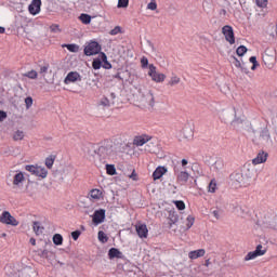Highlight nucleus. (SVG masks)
Returning a JSON list of instances; mask_svg holds the SVG:
<instances>
[{
    "instance_id": "f257e3e1",
    "label": "nucleus",
    "mask_w": 277,
    "mask_h": 277,
    "mask_svg": "<svg viewBox=\"0 0 277 277\" xmlns=\"http://www.w3.org/2000/svg\"><path fill=\"white\" fill-rule=\"evenodd\" d=\"M93 153L97 155L100 163H107L109 159H114V157H116L114 141L105 140L101 142L96 147H94Z\"/></svg>"
},
{
    "instance_id": "f03ea898",
    "label": "nucleus",
    "mask_w": 277,
    "mask_h": 277,
    "mask_svg": "<svg viewBox=\"0 0 277 277\" xmlns=\"http://www.w3.org/2000/svg\"><path fill=\"white\" fill-rule=\"evenodd\" d=\"M233 187H248V182L241 171H236L229 175Z\"/></svg>"
},
{
    "instance_id": "7ed1b4c3",
    "label": "nucleus",
    "mask_w": 277,
    "mask_h": 277,
    "mask_svg": "<svg viewBox=\"0 0 277 277\" xmlns=\"http://www.w3.org/2000/svg\"><path fill=\"white\" fill-rule=\"evenodd\" d=\"M254 144H272V135L269 134V129L264 128L260 131L259 136H254Z\"/></svg>"
},
{
    "instance_id": "20e7f679",
    "label": "nucleus",
    "mask_w": 277,
    "mask_h": 277,
    "mask_svg": "<svg viewBox=\"0 0 277 277\" xmlns=\"http://www.w3.org/2000/svg\"><path fill=\"white\" fill-rule=\"evenodd\" d=\"M264 254H267V248L263 247V245H258L254 251H250L245 256V261H254V259L264 256Z\"/></svg>"
},
{
    "instance_id": "39448f33",
    "label": "nucleus",
    "mask_w": 277,
    "mask_h": 277,
    "mask_svg": "<svg viewBox=\"0 0 277 277\" xmlns=\"http://www.w3.org/2000/svg\"><path fill=\"white\" fill-rule=\"evenodd\" d=\"M25 170L27 172H30V174H34L35 176H40V179H47V174H49V171L42 167H36L34 164H27L25 167Z\"/></svg>"
},
{
    "instance_id": "423d86ee",
    "label": "nucleus",
    "mask_w": 277,
    "mask_h": 277,
    "mask_svg": "<svg viewBox=\"0 0 277 277\" xmlns=\"http://www.w3.org/2000/svg\"><path fill=\"white\" fill-rule=\"evenodd\" d=\"M141 103L143 105H148L149 107H155V94L150 90H144L141 92Z\"/></svg>"
},
{
    "instance_id": "0eeeda50",
    "label": "nucleus",
    "mask_w": 277,
    "mask_h": 277,
    "mask_svg": "<svg viewBox=\"0 0 277 277\" xmlns=\"http://www.w3.org/2000/svg\"><path fill=\"white\" fill-rule=\"evenodd\" d=\"M102 47L96 41H91L88 43V45L84 48V55L88 57L92 55H98L101 53Z\"/></svg>"
},
{
    "instance_id": "6e6552de",
    "label": "nucleus",
    "mask_w": 277,
    "mask_h": 277,
    "mask_svg": "<svg viewBox=\"0 0 277 277\" xmlns=\"http://www.w3.org/2000/svg\"><path fill=\"white\" fill-rule=\"evenodd\" d=\"M0 223L6 224L9 226H18V221L12 216V214L9 211L2 212L0 215Z\"/></svg>"
},
{
    "instance_id": "1a4fd4ad",
    "label": "nucleus",
    "mask_w": 277,
    "mask_h": 277,
    "mask_svg": "<svg viewBox=\"0 0 277 277\" xmlns=\"http://www.w3.org/2000/svg\"><path fill=\"white\" fill-rule=\"evenodd\" d=\"M148 75L156 83H162V81H166V75L158 72L157 67H155L153 64L149 65Z\"/></svg>"
},
{
    "instance_id": "9d476101",
    "label": "nucleus",
    "mask_w": 277,
    "mask_h": 277,
    "mask_svg": "<svg viewBox=\"0 0 277 277\" xmlns=\"http://www.w3.org/2000/svg\"><path fill=\"white\" fill-rule=\"evenodd\" d=\"M242 176H245V180L247 181V185H250L252 183V179H254V174H256V170H254V167L247 164L241 169Z\"/></svg>"
},
{
    "instance_id": "9b49d317",
    "label": "nucleus",
    "mask_w": 277,
    "mask_h": 277,
    "mask_svg": "<svg viewBox=\"0 0 277 277\" xmlns=\"http://www.w3.org/2000/svg\"><path fill=\"white\" fill-rule=\"evenodd\" d=\"M222 34L225 37L226 42H228L229 44H235V30H233V26H223Z\"/></svg>"
},
{
    "instance_id": "f8f14e48",
    "label": "nucleus",
    "mask_w": 277,
    "mask_h": 277,
    "mask_svg": "<svg viewBox=\"0 0 277 277\" xmlns=\"http://www.w3.org/2000/svg\"><path fill=\"white\" fill-rule=\"evenodd\" d=\"M105 222V209L95 210L93 213V224L98 226V224H103Z\"/></svg>"
},
{
    "instance_id": "ddd939ff",
    "label": "nucleus",
    "mask_w": 277,
    "mask_h": 277,
    "mask_svg": "<svg viewBox=\"0 0 277 277\" xmlns=\"http://www.w3.org/2000/svg\"><path fill=\"white\" fill-rule=\"evenodd\" d=\"M42 6V0H32L28 5V12L36 16V14H40V8Z\"/></svg>"
},
{
    "instance_id": "4468645a",
    "label": "nucleus",
    "mask_w": 277,
    "mask_h": 277,
    "mask_svg": "<svg viewBox=\"0 0 277 277\" xmlns=\"http://www.w3.org/2000/svg\"><path fill=\"white\" fill-rule=\"evenodd\" d=\"M76 81H81V75L77 71L68 72L64 79L65 85H68V83H76Z\"/></svg>"
},
{
    "instance_id": "2eb2a0df",
    "label": "nucleus",
    "mask_w": 277,
    "mask_h": 277,
    "mask_svg": "<svg viewBox=\"0 0 277 277\" xmlns=\"http://www.w3.org/2000/svg\"><path fill=\"white\" fill-rule=\"evenodd\" d=\"M150 140H153V136H149L147 134H142L134 138V144H135V146H144V144H148V142H150Z\"/></svg>"
},
{
    "instance_id": "dca6fc26",
    "label": "nucleus",
    "mask_w": 277,
    "mask_h": 277,
    "mask_svg": "<svg viewBox=\"0 0 277 277\" xmlns=\"http://www.w3.org/2000/svg\"><path fill=\"white\" fill-rule=\"evenodd\" d=\"M267 153L261 151L258 156L252 160L253 166H259L260 163H265L267 161Z\"/></svg>"
},
{
    "instance_id": "f3484780",
    "label": "nucleus",
    "mask_w": 277,
    "mask_h": 277,
    "mask_svg": "<svg viewBox=\"0 0 277 277\" xmlns=\"http://www.w3.org/2000/svg\"><path fill=\"white\" fill-rule=\"evenodd\" d=\"M136 233H137L138 237H141V239L147 238L148 237V227L146 226V224L136 225Z\"/></svg>"
},
{
    "instance_id": "a211bd4d",
    "label": "nucleus",
    "mask_w": 277,
    "mask_h": 277,
    "mask_svg": "<svg viewBox=\"0 0 277 277\" xmlns=\"http://www.w3.org/2000/svg\"><path fill=\"white\" fill-rule=\"evenodd\" d=\"M166 172H168V169L166 167L156 168V170L153 173L154 181H159V179H161V176H163Z\"/></svg>"
},
{
    "instance_id": "6ab92c4d",
    "label": "nucleus",
    "mask_w": 277,
    "mask_h": 277,
    "mask_svg": "<svg viewBox=\"0 0 277 277\" xmlns=\"http://www.w3.org/2000/svg\"><path fill=\"white\" fill-rule=\"evenodd\" d=\"M168 220H169V228H172V225L179 222V213H176V211H170Z\"/></svg>"
},
{
    "instance_id": "aec40b11",
    "label": "nucleus",
    "mask_w": 277,
    "mask_h": 277,
    "mask_svg": "<svg viewBox=\"0 0 277 277\" xmlns=\"http://www.w3.org/2000/svg\"><path fill=\"white\" fill-rule=\"evenodd\" d=\"M109 259H122L123 254L117 248H110L108 251Z\"/></svg>"
},
{
    "instance_id": "412c9836",
    "label": "nucleus",
    "mask_w": 277,
    "mask_h": 277,
    "mask_svg": "<svg viewBox=\"0 0 277 277\" xmlns=\"http://www.w3.org/2000/svg\"><path fill=\"white\" fill-rule=\"evenodd\" d=\"M205 254H206L205 249H198V250H195V251H190L188 253V258L192 259V260H196V259H200V256H203Z\"/></svg>"
},
{
    "instance_id": "4be33fe9",
    "label": "nucleus",
    "mask_w": 277,
    "mask_h": 277,
    "mask_svg": "<svg viewBox=\"0 0 277 277\" xmlns=\"http://www.w3.org/2000/svg\"><path fill=\"white\" fill-rule=\"evenodd\" d=\"M21 183H25V174H23V172L16 173L13 177V185H16L18 187Z\"/></svg>"
},
{
    "instance_id": "5701e85b",
    "label": "nucleus",
    "mask_w": 277,
    "mask_h": 277,
    "mask_svg": "<svg viewBox=\"0 0 277 277\" xmlns=\"http://www.w3.org/2000/svg\"><path fill=\"white\" fill-rule=\"evenodd\" d=\"M212 168L215 172H222V170H224V159L217 158Z\"/></svg>"
},
{
    "instance_id": "b1692460",
    "label": "nucleus",
    "mask_w": 277,
    "mask_h": 277,
    "mask_svg": "<svg viewBox=\"0 0 277 277\" xmlns=\"http://www.w3.org/2000/svg\"><path fill=\"white\" fill-rule=\"evenodd\" d=\"M100 57L102 60L103 68L109 70L111 68V63L107 62V54H105V52H101Z\"/></svg>"
},
{
    "instance_id": "393cba45",
    "label": "nucleus",
    "mask_w": 277,
    "mask_h": 277,
    "mask_svg": "<svg viewBox=\"0 0 277 277\" xmlns=\"http://www.w3.org/2000/svg\"><path fill=\"white\" fill-rule=\"evenodd\" d=\"M177 181L180 183H187V181H189V173H187V171L177 173Z\"/></svg>"
},
{
    "instance_id": "a878e982",
    "label": "nucleus",
    "mask_w": 277,
    "mask_h": 277,
    "mask_svg": "<svg viewBox=\"0 0 277 277\" xmlns=\"http://www.w3.org/2000/svg\"><path fill=\"white\" fill-rule=\"evenodd\" d=\"M32 230H34V233H36V235H42V233H43V230H44V227H42V226L40 225V222L35 221V222L32 223Z\"/></svg>"
},
{
    "instance_id": "bb28decb",
    "label": "nucleus",
    "mask_w": 277,
    "mask_h": 277,
    "mask_svg": "<svg viewBox=\"0 0 277 277\" xmlns=\"http://www.w3.org/2000/svg\"><path fill=\"white\" fill-rule=\"evenodd\" d=\"M52 241L54 246H62L64 243V237L61 234H55Z\"/></svg>"
},
{
    "instance_id": "cd10ccee",
    "label": "nucleus",
    "mask_w": 277,
    "mask_h": 277,
    "mask_svg": "<svg viewBox=\"0 0 277 277\" xmlns=\"http://www.w3.org/2000/svg\"><path fill=\"white\" fill-rule=\"evenodd\" d=\"M79 18L83 25H90V23H92V16L89 14L82 13L80 14Z\"/></svg>"
},
{
    "instance_id": "c85d7f7f",
    "label": "nucleus",
    "mask_w": 277,
    "mask_h": 277,
    "mask_svg": "<svg viewBox=\"0 0 277 277\" xmlns=\"http://www.w3.org/2000/svg\"><path fill=\"white\" fill-rule=\"evenodd\" d=\"M25 138V132L17 130L13 133V140L14 142H21Z\"/></svg>"
},
{
    "instance_id": "c756f323",
    "label": "nucleus",
    "mask_w": 277,
    "mask_h": 277,
    "mask_svg": "<svg viewBox=\"0 0 277 277\" xmlns=\"http://www.w3.org/2000/svg\"><path fill=\"white\" fill-rule=\"evenodd\" d=\"M232 64H234L236 68H240L242 72H248V69L241 66V61L237 60V57L232 56Z\"/></svg>"
},
{
    "instance_id": "7c9ffc66",
    "label": "nucleus",
    "mask_w": 277,
    "mask_h": 277,
    "mask_svg": "<svg viewBox=\"0 0 277 277\" xmlns=\"http://www.w3.org/2000/svg\"><path fill=\"white\" fill-rule=\"evenodd\" d=\"M98 105H101L102 107H111V105H114V102L109 101V98L104 96L100 100Z\"/></svg>"
},
{
    "instance_id": "2f4dec72",
    "label": "nucleus",
    "mask_w": 277,
    "mask_h": 277,
    "mask_svg": "<svg viewBox=\"0 0 277 277\" xmlns=\"http://www.w3.org/2000/svg\"><path fill=\"white\" fill-rule=\"evenodd\" d=\"M101 66H103V60L101 58V55H98V57L92 62V67L94 70H100Z\"/></svg>"
},
{
    "instance_id": "473e14b6",
    "label": "nucleus",
    "mask_w": 277,
    "mask_h": 277,
    "mask_svg": "<svg viewBox=\"0 0 277 277\" xmlns=\"http://www.w3.org/2000/svg\"><path fill=\"white\" fill-rule=\"evenodd\" d=\"M31 274H34V271H31V268H23L18 272V277H31Z\"/></svg>"
},
{
    "instance_id": "72a5a7b5",
    "label": "nucleus",
    "mask_w": 277,
    "mask_h": 277,
    "mask_svg": "<svg viewBox=\"0 0 277 277\" xmlns=\"http://www.w3.org/2000/svg\"><path fill=\"white\" fill-rule=\"evenodd\" d=\"M236 53L238 57H243V55L248 53V48H246V45H239L236 50Z\"/></svg>"
},
{
    "instance_id": "f704fd0d",
    "label": "nucleus",
    "mask_w": 277,
    "mask_h": 277,
    "mask_svg": "<svg viewBox=\"0 0 277 277\" xmlns=\"http://www.w3.org/2000/svg\"><path fill=\"white\" fill-rule=\"evenodd\" d=\"M65 47L67 48V51H69L70 53H79L78 44L69 43V44H65Z\"/></svg>"
},
{
    "instance_id": "c9c22d12",
    "label": "nucleus",
    "mask_w": 277,
    "mask_h": 277,
    "mask_svg": "<svg viewBox=\"0 0 277 277\" xmlns=\"http://www.w3.org/2000/svg\"><path fill=\"white\" fill-rule=\"evenodd\" d=\"M97 237H98V240L102 243H107V241H109V238L107 237V234H105V232H103V230L98 232Z\"/></svg>"
},
{
    "instance_id": "e433bc0d",
    "label": "nucleus",
    "mask_w": 277,
    "mask_h": 277,
    "mask_svg": "<svg viewBox=\"0 0 277 277\" xmlns=\"http://www.w3.org/2000/svg\"><path fill=\"white\" fill-rule=\"evenodd\" d=\"M39 74L44 77L49 72L50 65L49 63H44L43 65H39Z\"/></svg>"
},
{
    "instance_id": "4c0bfd02",
    "label": "nucleus",
    "mask_w": 277,
    "mask_h": 277,
    "mask_svg": "<svg viewBox=\"0 0 277 277\" xmlns=\"http://www.w3.org/2000/svg\"><path fill=\"white\" fill-rule=\"evenodd\" d=\"M54 163H55V156H49L48 158H45V166L49 170L53 168Z\"/></svg>"
},
{
    "instance_id": "58836bf2",
    "label": "nucleus",
    "mask_w": 277,
    "mask_h": 277,
    "mask_svg": "<svg viewBox=\"0 0 277 277\" xmlns=\"http://www.w3.org/2000/svg\"><path fill=\"white\" fill-rule=\"evenodd\" d=\"M106 173L109 174V176L116 175V166L106 164Z\"/></svg>"
},
{
    "instance_id": "ea45409f",
    "label": "nucleus",
    "mask_w": 277,
    "mask_h": 277,
    "mask_svg": "<svg viewBox=\"0 0 277 277\" xmlns=\"http://www.w3.org/2000/svg\"><path fill=\"white\" fill-rule=\"evenodd\" d=\"M90 196H91V198H93V200H98V198H101V190L100 189H92L90 192Z\"/></svg>"
},
{
    "instance_id": "a19ab883",
    "label": "nucleus",
    "mask_w": 277,
    "mask_h": 277,
    "mask_svg": "<svg viewBox=\"0 0 277 277\" xmlns=\"http://www.w3.org/2000/svg\"><path fill=\"white\" fill-rule=\"evenodd\" d=\"M24 77H27L28 79H38V71L30 70V71L24 74Z\"/></svg>"
},
{
    "instance_id": "79ce46f5",
    "label": "nucleus",
    "mask_w": 277,
    "mask_h": 277,
    "mask_svg": "<svg viewBox=\"0 0 277 277\" xmlns=\"http://www.w3.org/2000/svg\"><path fill=\"white\" fill-rule=\"evenodd\" d=\"M196 221V219H194V216L188 215L186 219V226H187V230H189V228H192V226H194V222Z\"/></svg>"
},
{
    "instance_id": "37998d69",
    "label": "nucleus",
    "mask_w": 277,
    "mask_h": 277,
    "mask_svg": "<svg viewBox=\"0 0 277 277\" xmlns=\"http://www.w3.org/2000/svg\"><path fill=\"white\" fill-rule=\"evenodd\" d=\"M174 205L179 211H185V202L183 200H176Z\"/></svg>"
},
{
    "instance_id": "c03bdc74",
    "label": "nucleus",
    "mask_w": 277,
    "mask_h": 277,
    "mask_svg": "<svg viewBox=\"0 0 277 277\" xmlns=\"http://www.w3.org/2000/svg\"><path fill=\"white\" fill-rule=\"evenodd\" d=\"M249 62L251 64H253L252 67H251V70H256V66H259V62L256 61V56H251L249 58Z\"/></svg>"
},
{
    "instance_id": "a18cd8bd",
    "label": "nucleus",
    "mask_w": 277,
    "mask_h": 277,
    "mask_svg": "<svg viewBox=\"0 0 277 277\" xmlns=\"http://www.w3.org/2000/svg\"><path fill=\"white\" fill-rule=\"evenodd\" d=\"M177 83H181V78L177 76H173L169 81V85H177Z\"/></svg>"
},
{
    "instance_id": "49530a36",
    "label": "nucleus",
    "mask_w": 277,
    "mask_h": 277,
    "mask_svg": "<svg viewBox=\"0 0 277 277\" xmlns=\"http://www.w3.org/2000/svg\"><path fill=\"white\" fill-rule=\"evenodd\" d=\"M25 105H26V109H29L31 105H34V98L31 96L26 97Z\"/></svg>"
},
{
    "instance_id": "de8ad7c7",
    "label": "nucleus",
    "mask_w": 277,
    "mask_h": 277,
    "mask_svg": "<svg viewBox=\"0 0 277 277\" xmlns=\"http://www.w3.org/2000/svg\"><path fill=\"white\" fill-rule=\"evenodd\" d=\"M117 8H129V0H118Z\"/></svg>"
},
{
    "instance_id": "09e8293b",
    "label": "nucleus",
    "mask_w": 277,
    "mask_h": 277,
    "mask_svg": "<svg viewBox=\"0 0 277 277\" xmlns=\"http://www.w3.org/2000/svg\"><path fill=\"white\" fill-rule=\"evenodd\" d=\"M258 8H267V0H255Z\"/></svg>"
},
{
    "instance_id": "8fccbe9b",
    "label": "nucleus",
    "mask_w": 277,
    "mask_h": 277,
    "mask_svg": "<svg viewBox=\"0 0 277 277\" xmlns=\"http://www.w3.org/2000/svg\"><path fill=\"white\" fill-rule=\"evenodd\" d=\"M122 31V28L120 26H116L114 29L110 30V36H118Z\"/></svg>"
},
{
    "instance_id": "3c124183",
    "label": "nucleus",
    "mask_w": 277,
    "mask_h": 277,
    "mask_svg": "<svg viewBox=\"0 0 277 277\" xmlns=\"http://www.w3.org/2000/svg\"><path fill=\"white\" fill-rule=\"evenodd\" d=\"M184 137H186V140H189V137H194V132L192 130L185 129Z\"/></svg>"
},
{
    "instance_id": "603ef678",
    "label": "nucleus",
    "mask_w": 277,
    "mask_h": 277,
    "mask_svg": "<svg viewBox=\"0 0 277 277\" xmlns=\"http://www.w3.org/2000/svg\"><path fill=\"white\" fill-rule=\"evenodd\" d=\"M71 237H72L74 241H77V239H79V237H81V230L72 232Z\"/></svg>"
},
{
    "instance_id": "864d4df0",
    "label": "nucleus",
    "mask_w": 277,
    "mask_h": 277,
    "mask_svg": "<svg viewBox=\"0 0 277 277\" xmlns=\"http://www.w3.org/2000/svg\"><path fill=\"white\" fill-rule=\"evenodd\" d=\"M216 185H217V184H216L214 181H211V182H210V184H209V192H210L211 194H214Z\"/></svg>"
},
{
    "instance_id": "5fc2aeb1",
    "label": "nucleus",
    "mask_w": 277,
    "mask_h": 277,
    "mask_svg": "<svg viewBox=\"0 0 277 277\" xmlns=\"http://www.w3.org/2000/svg\"><path fill=\"white\" fill-rule=\"evenodd\" d=\"M141 65H142V68H148V58L143 56L141 58Z\"/></svg>"
},
{
    "instance_id": "6e6d98bb",
    "label": "nucleus",
    "mask_w": 277,
    "mask_h": 277,
    "mask_svg": "<svg viewBox=\"0 0 277 277\" xmlns=\"http://www.w3.org/2000/svg\"><path fill=\"white\" fill-rule=\"evenodd\" d=\"M50 29H51V31H53V34H57V32L61 31L60 30V25H57V24L51 25Z\"/></svg>"
},
{
    "instance_id": "4d7b16f0",
    "label": "nucleus",
    "mask_w": 277,
    "mask_h": 277,
    "mask_svg": "<svg viewBox=\"0 0 277 277\" xmlns=\"http://www.w3.org/2000/svg\"><path fill=\"white\" fill-rule=\"evenodd\" d=\"M147 9L153 10V11L157 10V2H155V1L149 2L147 4Z\"/></svg>"
},
{
    "instance_id": "13d9d810",
    "label": "nucleus",
    "mask_w": 277,
    "mask_h": 277,
    "mask_svg": "<svg viewBox=\"0 0 277 277\" xmlns=\"http://www.w3.org/2000/svg\"><path fill=\"white\" fill-rule=\"evenodd\" d=\"M39 256H41V259H49V250L45 249V250L41 251Z\"/></svg>"
},
{
    "instance_id": "bf43d9fd",
    "label": "nucleus",
    "mask_w": 277,
    "mask_h": 277,
    "mask_svg": "<svg viewBox=\"0 0 277 277\" xmlns=\"http://www.w3.org/2000/svg\"><path fill=\"white\" fill-rule=\"evenodd\" d=\"M8 118V113L0 110V122H3Z\"/></svg>"
},
{
    "instance_id": "052dcab7",
    "label": "nucleus",
    "mask_w": 277,
    "mask_h": 277,
    "mask_svg": "<svg viewBox=\"0 0 277 277\" xmlns=\"http://www.w3.org/2000/svg\"><path fill=\"white\" fill-rule=\"evenodd\" d=\"M212 215H213V217H215V220H220V217H221L220 210H213Z\"/></svg>"
},
{
    "instance_id": "680f3d73",
    "label": "nucleus",
    "mask_w": 277,
    "mask_h": 277,
    "mask_svg": "<svg viewBox=\"0 0 277 277\" xmlns=\"http://www.w3.org/2000/svg\"><path fill=\"white\" fill-rule=\"evenodd\" d=\"M240 122H242V120L240 118H237V115H235V119L233 120V124H239Z\"/></svg>"
},
{
    "instance_id": "e2e57ef3",
    "label": "nucleus",
    "mask_w": 277,
    "mask_h": 277,
    "mask_svg": "<svg viewBox=\"0 0 277 277\" xmlns=\"http://www.w3.org/2000/svg\"><path fill=\"white\" fill-rule=\"evenodd\" d=\"M188 161L187 159H182V167L185 168V166H187Z\"/></svg>"
},
{
    "instance_id": "0e129e2a",
    "label": "nucleus",
    "mask_w": 277,
    "mask_h": 277,
    "mask_svg": "<svg viewBox=\"0 0 277 277\" xmlns=\"http://www.w3.org/2000/svg\"><path fill=\"white\" fill-rule=\"evenodd\" d=\"M135 176H137V174H135V171H133L132 174L130 175V179H133V181H135Z\"/></svg>"
},
{
    "instance_id": "69168bd1",
    "label": "nucleus",
    "mask_w": 277,
    "mask_h": 277,
    "mask_svg": "<svg viewBox=\"0 0 277 277\" xmlns=\"http://www.w3.org/2000/svg\"><path fill=\"white\" fill-rule=\"evenodd\" d=\"M115 79H119L120 81H122V77L120 76V74H116Z\"/></svg>"
},
{
    "instance_id": "338daca9",
    "label": "nucleus",
    "mask_w": 277,
    "mask_h": 277,
    "mask_svg": "<svg viewBox=\"0 0 277 277\" xmlns=\"http://www.w3.org/2000/svg\"><path fill=\"white\" fill-rule=\"evenodd\" d=\"M30 243H31V246H36V239L35 238H30Z\"/></svg>"
},
{
    "instance_id": "774afa93",
    "label": "nucleus",
    "mask_w": 277,
    "mask_h": 277,
    "mask_svg": "<svg viewBox=\"0 0 277 277\" xmlns=\"http://www.w3.org/2000/svg\"><path fill=\"white\" fill-rule=\"evenodd\" d=\"M0 34H5V28L0 26Z\"/></svg>"
}]
</instances>
